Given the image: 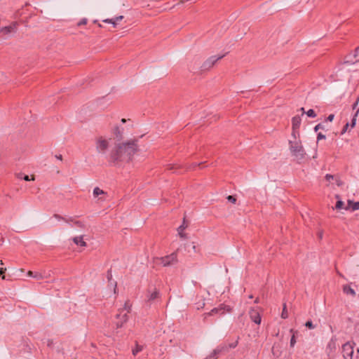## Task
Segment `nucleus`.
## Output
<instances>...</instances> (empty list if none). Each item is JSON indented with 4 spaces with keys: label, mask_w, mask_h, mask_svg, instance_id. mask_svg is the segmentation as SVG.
Returning <instances> with one entry per match:
<instances>
[{
    "label": "nucleus",
    "mask_w": 359,
    "mask_h": 359,
    "mask_svg": "<svg viewBox=\"0 0 359 359\" xmlns=\"http://www.w3.org/2000/svg\"><path fill=\"white\" fill-rule=\"evenodd\" d=\"M300 111H302V115H304V114L305 113L304 108V107H302V108L300 109Z\"/></svg>",
    "instance_id": "864d4df0"
},
{
    "label": "nucleus",
    "mask_w": 359,
    "mask_h": 359,
    "mask_svg": "<svg viewBox=\"0 0 359 359\" xmlns=\"http://www.w3.org/2000/svg\"><path fill=\"white\" fill-rule=\"evenodd\" d=\"M217 348L220 350V353L229 351V347L226 345L219 346L218 347H217Z\"/></svg>",
    "instance_id": "c756f323"
},
{
    "label": "nucleus",
    "mask_w": 359,
    "mask_h": 359,
    "mask_svg": "<svg viewBox=\"0 0 359 359\" xmlns=\"http://www.w3.org/2000/svg\"><path fill=\"white\" fill-rule=\"evenodd\" d=\"M204 306H205V304L203 303L202 305L201 306V307L203 308Z\"/></svg>",
    "instance_id": "680f3d73"
},
{
    "label": "nucleus",
    "mask_w": 359,
    "mask_h": 359,
    "mask_svg": "<svg viewBox=\"0 0 359 359\" xmlns=\"http://www.w3.org/2000/svg\"><path fill=\"white\" fill-rule=\"evenodd\" d=\"M142 350V346L137 344L135 348L134 349H133V354L134 355H136Z\"/></svg>",
    "instance_id": "a878e982"
},
{
    "label": "nucleus",
    "mask_w": 359,
    "mask_h": 359,
    "mask_svg": "<svg viewBox=\"0 0 359 359\" xmlns=\"http://www.w3.org/2000/svg\"><path fill=\"white\" fill-rule=\"evenodd\" d=\"M343 291L344 293L347 294H351L352 296H355V290L351 288L350 286L348 285H344L343 287Z\"/></svg>",
    "instance_id": "dca6fc26"
},
{
    "label": "nucleus",
    "mask_w": 359,
    "mask_h": 359,
    "mask_svg": "<svg viewBox=\"0 0 359 359\" xmlns=\"http://www.w3.org/2000/svg\"><path fill=\"white\" fill-rule=\"evenodd\" d=\"M334 178H335V175H332L330 174H327L325 175V180L329 182H330L331 180H334Z\"/></svg>",
    "instance_id": "72a5a7b5"
},
{
    "label": "nucleus",
    "mask_w": 359,
    "mask_h": 359,
    "mask_svg": "<svg viewBox=\"0 0 359 359\" xmlns=\"http://www.w3.org/2000/svg\"><path fill=\"white\" fill-rule=\"evenodd\" d=\"M227 198V200H228L229 202H231V203H236V198L234 196H227V198Z\"/></svg>",
    "instance_id": "c9c22d12"
},
{
    "label": "nucleus",
    "mask_w": 359,
    "mask_h": 359,
    "mask_svg": "<svg viewBox=\"0 0 359 359\" xmlns=\"http://www.w3.org/2000/svg\"><path fill=\"white\" fill-rule=\"evenodd\" d=\"M73 241L77 245H80L82 247L86 246V243L83 241V236L74 237L73 238Z\"/></svg>",
    "instance_id": "2eb2a0df"
},
{
    "label": "nucleus",
    "mask_w": 359,
    "mask_h": 359,
    "mask_svg": "<svg viewBox=\"0 0 359 359\" xmlns=\"http://www.w3.org/2000/svg\"><path fill=\"white\" fill-rule=\"evenodd\" d=\"M6 270V269H1L0 270V274H2L3 273H4V271Z\"/></svg>",
    "instance_id": "5fc2aeb1"
},
{
    "label": "nucleus",
    "mask_w": 359,
    "mask_h": 359,
    "mask_svg": "<svg viewBox=\"0 0 359 359\" xmlns=\"http://www.w3.org/2000/svg\"><path fill=\"white\" fill-rule=\"evenodd\" d=\"M23 180H25V181L34 180V177L32 175V178L30 179L28 175H25L23 176Z\"/></svg>",
    "instance_id": "58836bf2"
},
{
    "label": "nucleus",
    "mask_w": 359,
    "mask_h": 359,
    "mask_svg": "<svg viewBox=\"0 0 359 359\" xmlns=\"http://www.w3.org/2000/svg\"><path fill=\"white\" fill-rule=\"evenodd\" d=\"M160 297V293H159V291L156 289V288H154V290L151 291V290H148L147 291V301L148 302H151L153 301H154L155 299L159 298Z\"/></svg>",
    "instance_id": "9d476101"
},
{
    "label": "nucleus",
    "mask_w": 359,
    "mask_h": 359,
    "mask_svg": "<svg viewBox=\"0 0 359 359\" xmlns=\"http://www.w3.org/2000/svg\"><path fill=\"white\" fill-rule=\"evenodd\" d=\"M320 129H324V126L321 123L316 125L314 128V130L317 132Z\"/></svg>",
    "instance_id": "e433bc0d"
},
{
    "label": "nucleus",
    "mask_w": 359,
    "mask_h": 359,
    "mask_svg": "<svg viewBox=\"0 0 359 359\" xmlns=\"http://www.w3.org/2000/svg\"><path fill=\"white\" fill-rule=\"evenodd\" d=\"M306 114H307L308 116L309 117H312V118H315L317 115H316V113L314 111L313 109H309L308 110Z\"/></svg>",
    "instance_id": "7c9ffc66"
},
{
    "label": "nucleus",
    "mask_w": 359,
    "mask_h": 359,
    "mask_svg": "<svg viewBox=\"0 0 359 359\" xmlns=\"http://www.w3.org/2000/svg\"><path fill=\"white\" fill-rule=\"evenodd\" d=\"M198 60H196V61H193L191 62V64L189 65V69L191 71H193V72H196L198 68V67H196V65H197Z\"/></svg>",
    "instance_id": "393cba45"
},
{
    "label": "nucleus",
    "mask_w": 359,
    "mask_h": 359,
    "mask_svg": "<svg viewBox=\"0 0 359 359\" xmlns=\"http://www.w3.org/2000/svg\"><path fill=\"white\" fill-rule=\"evenodd\" d=\"M290 332L292 334V336L290 339V346L293 347L296 343L295 334L297 331H294L293 329H290Z\"/></svg>",
    "instance_id": "412c9836"
},
{
    "label": "nucleus",
    "mask_w": 359,
    "mask_h": 359,
    "mask_svg": "<svg viewBox=\"0 0 359 359\" xmlns=\"http://www.w3.org/2000/svg\"><path fill=\"white\" fill-rule=\"evenodd\" d=\"M334 118V114H330V115L327 117L326 121H330V122H331V121H333Z\"/></svg>",
    "instance_id": "a19ab883"
},
{
    "label": "nucleus",
    "mask_w": 359,
    "mask_h": 359,
    "mask_svg": "<svg viewBox=\"0 0 359 359\" xmlns=\"http://www.w3.org/2000/svg\"><path fill=\"white\" fill-rule=\"evenodd\" d=\"M88 23V19L84 18H82L79 22H77V27H80L81 25H86Z\"/></svg>",
    "instance_id": "2f4dec72"
},
{
    "label": "nucleus",
    "mask_w": 359,
    "mask_h": 359,
    "mask_svg": "<svg viewBox=\"0 0 359 359\" xmlns=\"http://www.w3.org/2000/svg\"><path fill=\"white\" fill-rule=\"evenodd\" d=\"M224 55L216 56L213 55L207 59L198 68L201 72H205L209 70L212 68L214 65L220 59H222Z\"/></svg>",
    "instance_id": "20e7f679"
},
{
    "label": "nucleus",
    "mask_w": 359,
    "mask_h": 359,
    "mask_svg": "<svg viewBox=\"0 0 359 359\" xmlns=\"http://www.w3.org/2000/svg\"><path fill=\"white\" fill-rule=\"evenodd\" d=\"M348 126H349V125H348V123H346V124L344 126V127L343 130H341V134H344V133L346 131V130H347V128H348Z\"/></svg>",
    "instance_id": "37998d69"
},
{
    "label": "nucleus",
    "mask_w": 359,
    "mask_h": 359,
    "mask_svg": "<svg viewBox=\"0 0 359 359\" xmlns=\"http://www.w3.org/2000/svg\"><path fill=\"white\" fill-rule=\"evenodd\" d=\"M107 277L108 281L110 283L111 287L113 288L114 292L116 294L117 283L116 281H112V273H111V270H109L107 271Z\"/></svg>",
    "instance_id": "4468645a"
},
{
    "label": "nucleus",
    "mask_w": 359,
    "mask_h": 359,
    "mask_svg": "<svg viewBox=\"0 0 359 359\" xmlns=\"http://www.w3.org/2000/svg\"><path fill=\"white\" fill-rule=\"evenodd\" d=\"M322 236H323V233H319V237H320V238H322Z\"/></svg>",
    "instance_id": "bf43d9fd"
},
{
    "label": "nucleus",
    "mask_w": 359,
    "mask_h": 359,
    "mask_svg": "<svg viewBox=\"0 0 359 359\" xmlns=\"http://www.w3.org/2000/svg\"><path fill=\"white\" fill-rule=\"evenodd\" d=\"M55 158H56L57 159L60 160V161H62V155H60H60H56V156H55Z\"/></svg>",
    "instance_id": "8fccbe9b"
},
{
    "label": "nucleus",
    "mask_w": 359,
    "mask_h": 359,
    "mask_svg": "<svg viewBox=\"0 0 359 359\" xmlns=\"http://www.w3.org/2000/svg\"><path fill=\"white\" fill-rule=\"evenodd\" d=\"M114 18L115 21L118 22V21L122 20L124 18V16L123 15H118V16H116V17H115Z\"/></svg>",
    "instance_id": "ea45409f"
},
{
    "label": "nucleus",
    "mask_w": 359,
    "mask_h": 359,
    "mask_svg": "<svg viewBox=\"0 0 359 359\" xmlns=\"http://www.w3.org/2000/svg\"><path fill=\"white\" fill-rule=\"evenodd\" d=\"M345 210L351 209L353 211L357 210L359 209V202H353L351 200L348 201V204L344 208Z\"/></svg>",
    "instance_id": "ddd939ff"
},
{
    "label": "nucleus",
    "mask_w": 359,
    "mask_h": 359,
    "mask_svg": "<svg viewBox=\"0 0 359 359\" xmlns=\"http://www.w3.org/2000/svg\"><path fill=\"white\" fill-rule=\"evenodd\" d=\"M160 264L163 266H169L177 263V254L176 252L171 253L169 255L159 258Z\"/></svg>",
    "instance_id": "39448f33"
},
{
    "label": "nucleus",
    "mask_w": 359,
    "mask_h": 359,
    "mask_svg": "<svg viewBox=\"0 0 359 359\" xmlns=\"http://www.w3.org/2000/svg\"><path fill=\"white\" fill-rule=\"evenodd\" d=\"M353 348L350 343H346L342 346V354L344 359H352Z\"/></svg>",
    "instance_id": "6e6552de"
},
{
    "label": "nucleus",
    "mask_w": 359,
    "mask_h": 359,
    "mask_svg": "<svg viewBox=\"0 0 359 359\" xmlns=\"http://www.w3.org/2000/svg\"><path fill=\"white\" fill-rule=\"evenodd\" d=\"M249 315L250 319L255 322L256 324H260L261 323V316L258 309H251L249 311Z\"/></svg>",
    "instance_id": "1a4fd4ad"
},
{
    "label": "nucleus",
    "mask_w": 359,
    "mask_h": 359,
    "mask_svg": "<svg viewBox=\"0 0 359 359\" xmlns=\"http://www.w3.org/2000/svg\"><path fill=\"white\" fill-rule=\"evenodd\" d=\"M75 224H76L78 226H80V227L83 226L82 223L81 222H79V221L75 222Z\"/></svg>",
    "instance_id": "de8ad7c7"
},
{
    "label": "nucleus",
    "mask_w": 359,
    "mask_h": 359,
    "mask_svg": "<svg viewBox=\"0 0 359 359\" xmlns=\"http://www.w3.org/2000/svg\"><path fill=\"white\" fill-rule=\"evenodd\" d=\"M102 22L104 23L111 24L114 28H116L118 25V22L115 21L114 18L104 19Z\"/></svg>",
    "instance_id": "6ab92c4d"
},
{
    "label": "nucleus",
    "mask_w": 359,
    "mask_h": 359,
    "mask_svg": "<svg viewBox=\"0 0 359 359\" xmlns=\"http://www.w3.org/2000/svg\"><path fill=\"white\" fill-rule=\"evenodd\" d=\"M104 194H105V192L103 190H102L101 189H100L99 187H95L93 189V196L95 197H97L100 195Z\"/></svg>",
    "instance_id": "4be33fe9"
},
{
    "label": "nucleus",
    "mask_w": 359,
    "mask_h": 359,
    "mask_svg": "<svg viewBox=\"0 0 359 359\" xmlns=\"http://www.w3.org/2000/svg\"><path fill=\"white\" fill-rule=\"evenodd\" d=\"M18 23L17 22H13L8 26L1 27L0 29V36L4 37L10 35L11 33H15L17 32Z\"/></svg>",
    "instance_id": "423d86ee"
},
{
    "label": "nucleus",
    "mask_w": 359,
    "mask_h": 359,
    "mask_svg": "<svg viewBox=\"0 0 359 359\" xmlns=\"http://www.w3.org/2000/svg\"><path fill=\"white\" fill-rule=\"evenodd\" d=\"M114 133L116 136V137L118 139V140H121L122 139L123 137V135H122V133L121 131L120 130L119 128L118 127H116L114 128Z\"/></svg>",
    "instance_id": "5701e85b"
},
{
    "label": "nucleus",
    "mask_w": 359,
    "mask_h": 359,
    "mask_svg": "<svg viewBox=\"0 0 359 359\" xmlns=\"http://www.w3.org/2000/svg\"><path fill=\"white\" fill-rule=\"evenodd\" d=\"M127 313H128L122 314L121 311H120V313L116 315L117 318H121V320L119 322H118L116 324L117 327H121L123 326V323H125L128 320Z\"/></svg>",
    "instance_id": "f8f14e48"
},
{
    "label": "nucleus",
    "mask_w": 359,
    "mask_h": 359,
    "mask_svg": "<svg viewBox=\"0 0 359 359\" xmlns=\"http://www.w3.org/2000/svg\"><path fill=\"white\" fill-rule=\"evenodd\" d=\"M223 309V307L222 306H220L219 308H214L212 309L210 312L206 313L205 315L206 316H211V315H213L215 313H217L219 311L222 310Z\"/></svg>",
    "instance_id": "b1692460"
},
{
    "label": "nucleus",
    "mask_w": 359,
    "mask_h": 359,
    "mask_svg": "<svg viewBox=\"0 0 359 359\" xmlns=\"http://www.w3.org/2000/svg\"><path fill=\"white\" fill-rule=\"evenodd\" d=\"M109 140L106 139L102 136L98 137L95 139V147L96 150L99 154H106L109 146Z\"/></svg>",
    "instance_id": "7ed1b4c3"
},
{
    "label": "nucleus",
    "mask_w": 359,
    "mask_h": 359,
    "mask_svg": "<svg viewBox=\"0 0 359 359\" xmlns=\"http://www.w3.org/2000/svg\"><path fill=\"white\" fill-rule=\"evenodd\" d=\"M355 124V118L354 117L352 120L351 128H353Z\"/></svg>",
    "instance_id": "09e8293b"
},
{
    "label": "nucleus",
    "mask_w": 359,
    "mask_h": 359,
    "mask_svg": "<svg viewBox=\"0 0 359 359\" xmlns=\"http://www.w3.org/2000/svg\"><path fill=\"white\" fill-rule=\"evenodd\" d=\"M27 275L29 276H31V277H33V278H36V280H41L43 278V276H42V275L41 273H34L32 271H29L27 272Z\"/></svg>",
    "instance_id": "a211bd4d"
},
{
    "label": "nucleus",
    "mask_w": 359,
    "mask_h": 359,
    "mask_svg": "<svg viewBox=\"0 0 359 359\" xmlns=\"http://www.w3.org/2000/svg\"><path fill=\"white\" fill-rule=\"evenodd\" d=\"M167 166H168V169L172 170V169L175 168L177 165H174V164L173 165L172 164H169Z\"/></svg>",
    "instance_id": "c03bdc74"
},
{
    "label": "nucleus",
    "mask_w": 359,
    "mask_h": 359,
    "mask_svg": "<svg viewBox=\"0 0 359 359\" xmlns=\"http://www.w3.org/2000/svg\"><path fill=\"white\" fill-rule=\"evenodd\" d=\"M323 139H325V135H323V133H319L317 135V140L319 141L320 140H323Z\"/></svg>",
    "instance_id": "4c0bfd02"
},
{
    "label": "nucleus",
    "mask_w": 359,
    "mask_h": 359,
    "mask_svg": "<svg viewBox=\"0 0 359 359\" xmlns=\"http://www.w3.org/2000/svg\"><path fill=\"white\" fill-rule=\"evenodd\" d=\"M305 326L309 329H314L315 328V325L313 324L312 321L311 320H308L306 323H305Z\"/></svg>",
    "instance_id": "473e14b6"
},
{
    "label": "nucleus",
    "mask_w": 359,
    "mask_h": 359,
    "mask_svg": "<svg viewBox=\"0 0 359 359\" xmlns=\"http://www.w3.org/2000/svg\"><path fill=\"white\" fill-rule=\"evenodd\" d=\"M131 309V304L129 301H126L124 304L123 309L127 311V313H130Z\"/></svg>",
    "instance_id": "c85d7f7f"
},
{
    "label": "nucleus",
    "mask_w": 359,
    "mask_h": 359,
    "mask_svg": "<svg viewBox=\"0 0 359 359\" xmlns=\"http://www.w3.org/2000/svg\"><path fill=\"white\" fill-rule=\"evenodd\" d=\"M121 122H122V123H126V120L125 118H122V119H121Z\"/></svg>",
    "instance_id": "4d7b16f0"
},
{
    "label": "nucleus",
    "mask_w": 359,
    "mask_h": 359,
    "mask_svg": "<svg viewBox=\"0 0 359 359\" xmlns=\"http://www.w3.org/2000/svg\"><path fill=\"white\" fill-rule=\"evenodd\" d=\"M237 346V342L229 344V348H235Z\"/></svg>",
    "instance_id": "3c124183"
},
{
    "label": "nucleus",
    "mask_w": 359,
    "mask_h": 359,
    "mask_svg": "<svg viewBox=\"0 0 359 359\" xmlns=\"http://www.w3.org/2000/svg\"><path fill=\"white\" fill-rule=\"evenodd\" d=\"M253 296L252 294L249 295V299H252Z\"/></svg>",
    "instance_id": "052dcab7"
},
{
    "label": "nucleus",
    "mask_w": 359,
    "mask_h": 359,
    "mask_svg": "<svg viewBox=\"0 0 359 359\" xmlns=\"http://www.w3.org/2000/svg\"><path fill=\"white\" fill-rule=\"evenodd\" d=\"M137 142V139H131L116 144L108 156L109 165L121 166L124 163H130L139 151Z\"/></svg>",
    "instance_id": "f257e3e1"
},
{
    "label": "nucleus",
    "mask_w": 359,
    "mask_h": 359,
    "mask_svg": "<svg viewBox=\"0 0 359 359\" xmlns=\"http://www.w3.org/2000/svg\"><path fill=\"white\" fill-rule=\"evenodd\" d=\"M1 29V27H0V29Z\"/></svg>",
    "instance_id": "0e129e2a"
},
{
    "label": "nucleus",
    "mask_w": 359,
    "mask_h": 359,
    "mask_svg": "<svg viewBox=\"0 0 359 359\" xmlns=\"http://www.w3.org/2000/svg\"><path fill=\"white\" fill-rule=\"evenodd\" d=\"M359 54V47L356 48L355 50V53L353 55H348L346 57V59L344 62V64H355V62H358V60H353L351 57H353L355 58Z\"/></svg>",
    "instance_id": "9b49d317"
},
{
    "label": "nucleus",
    "mask_w": 359,
    "mask_h": 359,
    "mask_svg": "<svg viewBox=\"0 0 359 359\" xmlns=\"http://www.w3.org/2000/svg\"><path fill=\"white\" fill-rule=\"evenodd\" d=\"M24 175H23V174H22V173H19V174H18V177L19 179H23V176H24Z\"/></svg>",
    "instance_id": "603ef678"
},
{
    "label": "nucleus",
    "mask_w": 359,
    "mask_h": 359,
    "mask_svg": "<svg viewBox=\"0 0 359 359\" xmlns=\"http://www.w3.org/2000/svg\"><path fill=\"white\" fill-rule=\"evenodd\" d=\"M288 317L287 311L286 309V305L284 304L283 309L281 313V318L283 319H286Z\"/></svg>",
    "instance_id": "cd10ccee"
},
{
    "label": "nucleus",
    "mask_w": 359,
    "mask_h": 359,
    "mask_svg": "<svg viewBox=\"0 0 359 359\" xmlns=\"http://www.w3.org/2000/svg\"><path fill=\"white\" fill-rule=\"evenodd\" d=\"M93 22L94 24H97V26H98L99 27H100V28H102V24H100V23L98 22V20H94L93 21Z\"/></svg>",
    "instance_id": "79ce46f5"
},
{
    "label": "nucleus",
    "mask_w": 359,
    "mask_h": 359,
    "mask_svg": "<svg viewBox=\"0 0 359 359\" xmlns=\"http://www.w3.org/2000/svg\"><path fill=\"white\" fill-rule=\"evenodd\" d=\"M344 202L340 201V200H339L337 202L336 205H335V208L337 210H341V209H343V208L344 209L345 207H344Z\"/></svg>",
    "instance_id": "bb28decb"
},
{
    "label": "nucleus",
    "mask_w": 359,
    "mask_h": 359,
    "mask_svg": "<svg viewBox=\"0 0 359 359\" xmlns=\"http://www.w3.org/2000/svg\"><path fill=\"white\" fill-rule=\"evenodd\" d=\"M337 273H338L339 276H340L341 277L343 276L339 272H337Z\"/></svg>",
    "instance_id": "e2e57ef3"
},
{
    "label": "nucleus",
    "mask_w": 359,
    "mask_h": 359,
    "mask_svg": "<svg viewBox=\"0 0 359 359\" xmlns=\"http://www.w3.org/2000/svg\"><path fill=\"white\" fill-rule=\"evenodd\" d=\"M358 112H359V109H358V110L356 111L355 114V116H356L358 115Z\"/></svg>",
    "instance_id": "13d9d810"
},
{
    "label": "nucleus",
    "mask_w": 359,
    "mask_h": 359,
    "mask_svg": "<svg viewBox=\"0 0 359 359\" xmlns=\"http://www.w3.org/2000/svg\"><path fill=\"white\" fill-rule=\"evenodd\" d=\"M334 180H335V182L338 187H340L342 185L343 183L338 176L335 175V178Z\"/></svg>",
    "instance_id": "f704fd0d"
},
{
    "label": "nucleus",
    "mask_w": 359,
    "mask_h": 359,
    "mask_svg": "<svg viewBox=\"0 0 359 359\" xmlns=\"http://www.w3.org/2000/svg\"><path fill=\"white\" fill-rule=\"evenodd\" d=\"M358 102H359V97L358 98V100H356V102L353 104V109H355L358 104Z\"/></svg>",
    "instance_id": "49530a36"
},
{
    "label": "nucleus",
    "mask_w": 359,
    "mask_h": 359,
    "mask_svg": "<svg viewBox=\"0 0 359 359\" xmlns=\"http://www.w3.org/2000/svg\"><path fill=\"white\" fill-rule=\"evenodd\" d=\"M294 140H290V150L292 154L297 160H302L306 153L302 147V142L299 139L297 138V135H295V137H293Z\"/></svg>",
    "instance_id": "f03ea898"
},
{
    "label": "nucleus",
    "mask_w": 359,
    "mask_h": 359,
    "mask_svg": "<svg viewBox=\"0 0 359 359\" xmlns=\"http://www.w3.org/2000/svg\"><path fill=\"white\" fill-rule=\"evenodd\" d=\"M54 217H55V218H56V219H63V220H65L63 217H62L60 215H57V214H55V215H54Z\"/></svg>",
    "instance_id": "a18cd8bd"
},
{
    "label": "nucleus",
    "mask_w": 359,
    "mask_h": 359,
    "mask_svg": "<svg viewBox=\"0 0 359 359\" xmlns=\"http://www.w3.org/2000/svg\"><path fill=\"white\" fill-rule=\"evenodd\" d=\"M220 354V350L217 348L208 356L205 359H215L217 356Z\"/></svg>",
    "instance_id": "f3484780"
},
{
    "label": "nucleus",
    "mask_w": 359,
    "mask_h": 359,
    "mask_svg": "<svg viewBox=\"0 0 359 359\" xmlns=\"http://www.w3.org/2000/svg\"><path fill=\"white\" fill-rule=\"evenodd\" d=\"M301 121L302 120L299 116H295L292 119V135L293 137H295V135L298 136L299 135V128L301 125Z\"/></svg>",
    "instance_id": "0eeeda50"
},
{
    "label": "nucleus",
    "mask_w": 359,
    "mask_h": 359,
    "mask_svg": "<svg viewBox=\"0 0 359 359\" xmlns=\"http://www.w3.org/2000/svg\"><path fill=\"white\" fill-rule=\"evenodd\" d=\"M185 229H186V226H184V225L180 226L177 229L178 234L182 238H187V234L183 232Z\"/></svg>",
    "instance_id": "aec40b11"
},
{
    "label": "nucleus",
    "mask_w": 359,
    "mask_h": 359,
    "mask_svg": "<svg viewBox=\"0 0 359 359\" xmlns=\"http://www.w3.org/2000/svg\"><path fill=\"white\" fill-rule=\"evenodd\" d=\"M259 302V298H256L255 300V304H258Z\"/></svg>",
    "instance_id": "6e6d98bb"
}]
</instances>
